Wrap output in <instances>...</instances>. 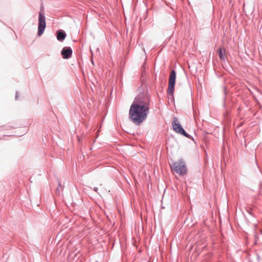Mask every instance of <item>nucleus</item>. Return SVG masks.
I'll list each match as a JSON object with an SVG mask.
<instances>
[{"label": "nucleus", "mask_w": 262, "mask_h": 262, "mask_svg": "<svg viewBox=\"0 0 262 262\" xmlns=\"http://www.w3.org/2000/svg\"><path fill=\"white\" fill-rule=\"evenodd\" d=\"M149 105L148 96L142 94L136 97L129 110L130 120L136 125H140L147 117Z\"/></svg>", "instance_id": "f257e3e1"}, {"label": "nucleus", "mask_w": 262, "mask_h": 262, "mask_svg": "<svg viewBox=\"0 0 262 262\" xmlns=\"http://www.w3.org/2000/svg\"><path fill=\"white\" fill-rule=\"evenodd\" d=\"M169 166L172 170L174 171L180 175L183 176L187 173V167L182 159H180L177 162L172 161L171 163H169Z\"/></svg>", "instance_id": "f03ea898"}, {"label": "nucleus", "mask_w": 262, "mask_h": 262, "mask_svg": "<svg viewBox=\"0 0 262 262\" xmlns=\"http://www.w3.org/2000/svg\"><path fill=\"white\" fill-rule=\"evenodd\" d=\"M172 125L173 129L178 134H180L186 137H187L188 139H191L193 140H194L193 138L189 134H187L183 127L182 126V125L180 124V123L178 121L176 117H173V120L172 121Z\"/></svg>", "instance_id": "7ed1b4c3"}, {"label": "nucleus", "mask_w": 262, "mask_h": 262, "mask_svg": "<svg viewBox=\"0 0 262 262\" xmlns=\"http://www.w3.org/2000/svg\"><path fill=\"white\" fill-rule=\"evenodd\" d=\"M46 27V17L43 13L40 11L38 15V24L37 35L39 36H41L45 30Z\"/></svg>", "instance_id": "20e7f679"}, {"label": "nucleus", "mask_w": 262, "mask_h": 262, "mask_svg": "<svg viewBox=\"0 0 262 262\" xmlns=\"http://www.w3.org/2000/svg\"><path fill=\"white\" fill-rule=\"evenodd\" d=\"M176 79V72L175 70L171 71L168 81L167 93L171 96L173 95Z\"/></svg>", "instance_id": "39448f33"}, {"label": "nucleus", "mask_w": 262, "mask_h": 262, "mask_svg": "<svg viewBox=\"0 0 262 262\" xmlns=\"http://www.w3.org/2000/svg\"><path fill=\"white\" fill-rule=\"evenodd\" d=\"M72 49L70 47H63L61 51V54L62 58L65 59H69L72 55Z\"/></svg>", "instance_id": "423d86ee"}, {"label": "nucleus", "mask_w": 262, "mask_h": 262, "mask_svg": "<svg viewBox=\"0 0 262 262\" xmlns=\"http://www.w3.org/2000/svg\"><path fill=\"white\" fill-rule=\"evenodd\" d=\"M56 35L57 39L60 42H62L65 39L67 34L64 30L60 29L56 31Z\"/></svg>", "instance_id": "0eeeda50"}, {"label": "nucleus", "mask_w": 262, "mask_h": 262, "mask_svg": "<svg viewBox=\"0 0 262 262\" xmlns=\"http://www.w3.org/2000/svg\"><path fill=\"white\" fill-rule=\"evenodd\" d=\"M217 53L218 55L219 56L220 59L225 61L226 58H225V53H226V50L225 49H222L221 47H220L219 49L217 50Z\"/></svg>", "instance_id": "6e6552de"}, {"label": "nucleus", "mask_w": 262, "mask_h": 262, "mask_svg": "<svg viewBox=\"0 0 262 262\" xmlns=\"http://www.w3.org/2000/svg\"><path fill=\"white\" fill-rule=\"evenodd\" d=\"M60 189L62 190V186H61V184L59 182L58 183V187L56 189V194H59L60 191Z\"/></svg>", "instance_id": "1a4fd4ad"}, {"label": "nucleus", "mask_w": 262, "mask_h": 262, "mask_svg": "<svg viewBox=\"0 0 262 262\" xmlns=\"http://www.w3.org/2000/svg\"><path fill=\"white\" fill-rule=\"evenodd\" d=\"M19 95V92L18 91H16L15 96V100H17L18 98Z\"/></svg>", "instance_id": "9d476101"}, {"label": "nucleus", "mask_w": 262, "mask_h": 262, "mask_svg": "<svg viewBox=\"0 0 262 262\" xmlns=\"http://www.w3.org/2000/svg\"><path fill=\"white\" fill-rule=\"evenodd\" d=\"M256 256H257V260H258V262H260V260H259L260 256H259V255L258 254H256Z\"/></svg>", "instance_id": "9b49d317"}, {"label": "nucleus", "mask_w": 262, "mask_h": 262, "mask_svg": "<svg viewBox=\"0 0 262 262\" xmlns=\"http://www.w3.org/2000/svg\"><path fill=\"white\" fill-rule=\"evenodd\" d=\"M94 189V190L95 192H98V188H97V187H94V189Z\"/></svg>", "instance_id": "f8f14e48"}, {"label": "nucleus", "mask_w": 262, "mask_h": 262, "mask_svg": "<svg viewBox=\"0 0 262 262\" xmlns=\"http://www.w3.org/2000/svg\"><path fill=\"white\" fill-rule=\"evenodd\" d=\"M95 262H99L98 261H95Z\"/></svg>", "instance_id": "ddd939ff"}]
</instances>
